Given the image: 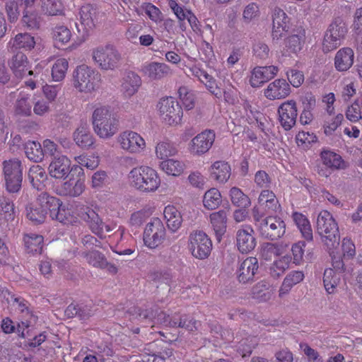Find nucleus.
<instances>
[{
  "label": "nucleus",
  "instance_id": "nucleus-36",
  "mask_svg": "<svg viewBox=\"0 0 362 362\" xmlns=\"http://www.w3.org/2000/svg\"><path fill=\"white\" fill-rule=\"evenodd\" d=\"M28 179L34 188L41 190L45 186L44 182L47 180V174L40 165H33L29 170Z\"/></svg>",
  "mask_w": 362,
  "mask_h": 362
},
{
  "label": "nucleus",
  "instance_id": "nucleus-33",
  "mask_svg": "<svg viewBox=\"0 0 362 362\" xmlns=\"http://www.w3.org/2000/svg\"><path fill=\"white\" fill-rule=\"evenodd\" d=\"M304 279V274L300 271H293L288 274L284 279L281 286L279 288V296L283 297L288 294L292 287L302 281Z\"/></svg>",
  "mask_w": 362,
  "mask_h": 362
},
{
  "label": "nucleus",
  "instance_id": "nucleus-56",
  "mask_svg": "<svg viewBox=\"0 0 362 362\" xmlns=\"http://www.w3.org/2000/svg\"><path fill=\"white\" fill-rule=\"evenodd\" d=\"M13 202L6 197H0V215L4 214L6 219H10L13 217Z\"/></svg>",
  "mask_w": 362,
  "mask_h": 362
},
{
  "label": "nucleus",
  "instance_id": "nucleus-18",
  "mask_svg": "<svg viewBox=\"0 0 362 362\" xmlns=\"http://www.w3.org/2000/svg\"><path fill=\"white\" fill-rule=\"evenodd\" d=\"M254 233V230L250 226L237 230L236 247L240 253L248 254L254 250L257 245Z\"/></svg>",
  "mask_w": 362,
  "mask_h": 362
},
{
  "label": "nucleus",
  "instance_id": "nucleus-7",
  "mask_svg": "<svg viewBox=\"0 0 362 362\" xmlns=\"http://www.w3.org/2000/svg\"><path fill=\"white\" fill-rule=\"evenodd\" d=\"M93 58L98 66L105 71L118 68L122 59L120 53L112 45L97 47L93 52Z\"/></svg>",
  "mask_w": 362,
  "mask_h": 362
},
{
  "label": "nucleus",
  "instance_id": "nucleus-37",
  "mask_svg": "<svg viewBox=\"0 0 362 362\" xmlns=\"http://www.w3.org/2000/svg\"><path fill=\"white\" fill-rule=\"evenodd\" d=\"M25 153L27 158L35 163L42 160L44 151L42 145L37 141H28L24 146Z\"/></svg>",
  "mask_w": 362,
  "mask_h": 362
},
{
  "label": "nucleus",
  "instance_id": "nucleus-4",
  "mask_svg": "<svg viewBox=\"0 0 362 362\" xmlns=\"http://www.w3.org/2000/svg\"><path fill=\"white\" fill-rule=\"evenodd\" d=\"M36 200L46 215L49 214L52 220L63 223L69 221V213L59 198L44 192L38 194Z\"/></svg>",
  "mask_w": 362,
  "mask_h": 362
},
{
  "label": "nucleus",
  "instance_id": "nucleus-8",
  "mask_svg": "<svg viewBox=\"0 0 362 362\" xmlns=\"http://www.w3.org/2000/svg\"><path fill=\"white\" fill-rule=\"evenodd\" d=\"M256 229L262 238L276 240L284 235L286 224L279 217L269 216L257 223Z\"/></svg>",
  "mask_w": 362,
  "mask_h": 362
},
{
  "label": "nucleus",
  "instance_id": "nucleus-29",
  "mask_svg": "<svg viewBox=\"0 0 362 362\" xmlns=\"http://www.w3.org/2000/svg\"><path fill=\"white\" fill-rule=\"evenodd\" d=\"M73 137L76 144L83 148H88L94 144L93 135L86 123L81 124L74 132Z\"/></svg>",
  "mask_w": 362,
  "mask_h": 362
},
{
  "label": "nucleus",
  "instance_id": "nucleus-46",
  "mask_svg": "<svg viewBox=\"0 0 362 362\" xmlns=\"http://www.w3.org/2000/svg\"><path fill=\"white\" fill-rule=\"evenodd\" d=\"M148 351H154L158 355H160L163 358H169L173 355V350L170 347V344L164 341H156L151 343L146 348Z\"/></svg>",
  "mask_w": 362,
  "mask_h": 362
},
{
  "label": "nucleus",
  "instance_id": "nucleus-49",
  "mask_svg": "<svg viewBox=\"0 0 362 362\" xmlns=\"http://www.w3.org/2000/svg\"><path fill=\"white\" fill-rule=\"evenodd\" d=\"M82 256L86 258L88 264L95 267L101 269L107 265V259L105 255L99 251L83 252H82Z\"/></svg>",
  "mask_w": 362,
  "mask_h": 362
},
{
  "label": "nucleus",
  "instance_id": "nucleus-16",
  "mask_svg": "<svg viewBox=\"0 0 362 362\" xmlns=\"http://www.w3.org/2000/svg\"><path fill=\"white\" fill-rule=\"evenodd\" d=\"M76 210L77 216L88 225L93 233L98 235L103 233L104 222L92 208L81 204L78 205Z\"/></svg>",
  "mask_w": 362,
  "mask_h": 362
},
{
  "label": "nucleus",
  "instance_id": "nucleus-3",
  "mask_svg": "<svg viewBox=\"0 0 362 362\" xmlns=\"http://www.w3.org/2000/svg\"><path fill=\"white\" fill-rule=\"evenodd\" d=\"M132 185L144 192L156 191L160 180L155 170L148 166L133 168L129 175Z\"/></svg>",
  "mask_w": 362,
  "mask_h": 362
},
{
  "label": "nucleus",
  "instance_id": "nucleus-40",
  "mask_svg": "<svg viewBox=\"0 0 362 362\" xmlns=\"http://www.w3.org/2000/svg\"><path fill=\"white\" fill-rule=\"evenodd\" d=\"M26 251L32 254H40L42 250L43 237L40 235L30 234L24 237Z\"/></svg>",
  "mask_w": 362,
  "mask_h": 362
},
{
  "label": "nucleus",
  "instance_id": "nucleus-12",
  "mask_svg": "<svg viewBox=\"0 0 362 362\" xmlns=\"http://www.w3.org/2000/svg\"><path fill=\"white\" fill-rule=\"evenodd\" d=\"M189 248L194 257L204 259L211 253L212 242L203 231H195L189 236Z\"/></svg>",
  "mask_w": 362,
  "mask_h": 362
},
{
  "label": "nucleus",
  "instance_id": "nucleus-47",
  "mask_svg": "<svg viewBox=\"0 0 362 362\" xmlns=\"http://www.w3.org/2000/svg\"><path fill=\"white\" fill-rule=\"evenodd\" d=\"M252 296L254 299L260 301H267L271 297L269 291V284L265 281H261L255 284L252 288Z\"/></svg>",
  "mask_w": 362,
  "mask_h": 362
},
{
  "label": "nucleus",
  "instance_id": "nucleus-58",
  "mask_svg": "<svg viewBox=\"0 0 362 362\" xmlns=\"http://www.w3.org/2000/svg\"><path fill=\"white\" fill-rule=\"evenodd\" d=\"M305 245V242L298 241L292 245L291 251L293 254V263L296 264H300L302 262Z\"/></svg>",
  "mask_w": 362,
  "mask_h": 362
},
{
  "label": "nucleus",
  "instance_id": "nucleus-21",
  "mask_svg": "<svg viewBox=\"0 0 362 362\" xmlns=\"http://www.w3.org/2000/svg\"><path fill=\"white\" fill-rule=\"evenodd\" d=\"M122 148L130 153H139L145 147L144 139L134 132H124L119 138Z\"/></svg>",
  "mask_w": 362,
  "mask_h": 362
},
{
  "label": "nucleus",
  "instance_id": "nucleus-44",
  "mask_svg": "<svg viewBox=\"0 0 362 362\" xmlns=\"http://www.w3.org/2000/svg\"><path fill=\"white\" fill-rule=\"evenodd\" d=\"M52 37L56 46L59 47L69 42L71 37V30L64 25L56 26L52 30Z\"/></svg>",
  "mask_w": 362,
  "mask_h": 362
},
{
  "label": "nucleus",
  "instance_id": "nucleus-63",
  "mask_svg": "<svg viewBox=\"0 0 362 362\" xmlns=\"http://www.w3.org/2000/svg\"><path fill=\"white\" fill-rule=\"evenodd\" d=\"M6 11L10 22H16L19 16L18 6L15 1H10L6 4Z\"/></svg>",
  "mask_w": 362,
  "mask_h": 362
},
{
  "label": "nucleus",
  "instance_id": "nucleus-15",
  "mask_svg": "<svg viewBox=\"0 0 362 362\" xmlns=\"http://www.w3.org/2000/svg\"><path fill=\"white\" fill-rule=\"evenodd\" d=\"M215 133L212 130H205L194 137L189 150L195 156H202L209 151L215 141Z\"/></svg>",
  "mask_w": 362,
  "mask_h": 362
},
{
  "label": "nucleus",
  "instance_id": "nucleus-39",
  "mask_svg": "<svg viewBox=\"0 0 362 362\" xmlns=\"http://www.w3.org/2000/svg\"><path fill=\"white\" fill-rule=\"evenodd\" d=\"M129 313L134 318L146 320L148 322H155L158 310L156 307L146 309H143L139 307H133L130 308Z\"/></svg>",
  "mask_w": 362,
  "mask_h": 362
},
{
  "label": "nucleus",
  "instance_id": "nucleus-10",
  "mask_svg": "<svg viewBox=\"0 0 362 362\" xmlns=\"http://www.w3.org/2000/svg\"><path fill=\"white\" fill-rule=\"evenodd\" d=\"M97 76L88 66H78L73 74L74 87L81 92L90 93L95 89Z\"/></svg>",
  "mask_w": 362,
  "mask_h": 362
},
{
  "label": "nucleus",
  "instance_id": "nucleus-50",
  "mask_svg": "<svg viewBox=\"0 0 362 362\" xmlns=\"http://www.w3.org/2000/svg\"><path fill=\"white\" fill-rule=\"evenodd\" d=\"M69 63L65 59L56 61L52 69V76L54 81H60L64 78Z\"/></svg>",
  "mask_w": 362,
  "mask_h": 362
},
{
  "label": "nucleus",
  "instance_id": "nucleus-64",
  "mask_svg": "<svg viewBox=\"0 0 362 362\" xmlns=\"http://www.w3.org/2000/svg\"><path fill=\"white\" fill-rule=\"evenodd\" d=\"M199 322L194 318L186 315H182L181 322H180L179 327L184 328L189 332L197 330V325Z\"/></svg>",
  "mask_w": 362,
  "mask_h": 362
},
{
  "label": "nucleus",
  "instance_id": "nucleus-32",
  "mask_svg": "<svg viewBox=\"0 0 362 362\" xmlns=\"http://www.w3.org/2000/svg\"><path fill=\"white\" fill-rule=\"evenodd\" d=\"M163 214L168 228L173 232L177 231L182 222L180 212L175 206L168 205L165 207Z\"/></svg>",
  "mask_w": 362,
  "mask_h": 362
},
{
  "label": "nucleus",
  "instance_id": "nucleus-51",
  "mask_svg": "<svg viewBox=\"0 0 362 362\" xmlns=\"http://www.w3.org/2000/svg\"><path fill=\"white\" fill-rule=\"evenodd\" d=\"M177 148L168 141H163L158 144L156 148L157 157L160 159H165L177 153Z\"/></svg>",
  "mask_w": 362,
  "mask_h": 362
},
{
  "label": "nucleus",
  "instance_id": "nucleus-19",
  "mask_svg": "<svg viewBox=\"0 0 362 362\" xmlns=\"http://www.w3.org/2000/svg\"><path fill=\"white\" fill-rule=\"evenodd\" d=\"M279 121L286 131L290 130L296 122L297 107L294 100H288L282 103L279 109Z\"/></svg>",
  "mask_w": 362,
  "mask_h": 362
},
{
  "label": "nucleus",
  "instance_id": "nucleus-2",
  "mask_svg": "<svg viewBox=\"0 0 362 362\" xmlns=\"http://www.w3.org/2000/svg\"><path fill=\"white\" fill-rule=\"evenodd\" d=\"M92 123L95 132L100 138H110L118 130L119 122L109 106L97 107L93 112Z\"/></svg>",
  "mask_w": 362,
  "mask_h": 362
},
{
  "label": "nucleus",
  "instance_id": "nucleus-41",
  "mask_svg": "<svg viewBox=\"0 0 362 362\" xmlns=\"http://www.w3.org/2000/svg\"><path fill=\"white\" fill-rule=\"evenodd\" d=\"M320 156L326 167L334 169L344 168V162L339 154L330 151H323Z\"/></svg>",
  "mask_w": 362,
  "mask_h": 362
},
{
  "label": "nucleus",
  "instance_id": "nucleus-57",
  "mask_svg": "<svg viewBox=\"0 0 362 362\" xmlns=\"http://www.w3.org/2000/svg\"><path fill=\"white\" fill-rule=\"evenodd\" d=\"M344 119L342 114H338L335 117L327 120L324 124V132L326 135H331L337 127L341 124Z\"/></svg>",
  "mask_w": 362,
  "mask_h": 362
},
{
  "label": "nucleus",
  "instance_id": "nucleus-26",
  "mask_svg": "<svg viewBox=\"0 0 362 362\" xmlns=\"http://www.w3.org/2000/svg\"><path fill=\"white\" fill-rule=\"evenodd\" d=\"M141 84L140 76L134 71H126L122 80L121 88L127 97L134 95Z\"/></svg>",
  "mask_w": 362,
  "mask_h": 362
},
{
  "label": "nucleus",
  "instance_id": "nucleus-23",
  "mask_svg": "<svg viewBox=\"0 0 362 362\" xmlns=\"http://www.w3.org/2000/svg\"><path fill=\"white\" fill-rule=\"evenodd\" d=\"M278 67L275 66H257L252 71L250 79V85L254 87H259L263 83L273 78L278 72Z\"/></svg>",
  "mask_w": 362,
  "mask_h": 362
},
{
  "label": "nucleus",
  "instance_id": "nucleus-25",
  "mask_svg": "<svg viewBox=\"0 0 362 362\" xmlns=\"http://www.w3.org/2000/svg\"><path fill=\"white\" fill-rule=\"evenodd\" d=\"M80 21L86 31L92 30L98 23V11L97 8L90 4L82 6L79 11Z\"/></svg>",
  "mask_w": 362,
  "mask_h": 362
},
{
  "label": "nucleus",
  "instance_id": "nucleus-62",
  "mask_svg": "<svg viewBox=\"0 0 362 362\" xmlns=\"http://www.w3.org/2000/svg\"><path fill=\"white\" fill-rule=\"evenodd\" d=\"M146 13L150 19L155 22H160L163 21V14L158 8L155 6L151 3L146 4L144 6Z\"/></svg>",
  "mask_w": 362,
  "mask_h": 362
},
{
  "label": "nucleus",
  "instance_id": "nucleus-30",
  "mask_svg": "<svg viewBox=\"0 0 362 362\" xmlns=\"http://www.w3.org/2000/svg\"><path fill=\"white\" fill-rule=\"evenodd\" d=\"M144 71L148 78L158 80L170 74L169 66L164 63L151 62L144 68Z\"/></svg>",
  "mask_w": 362,
  "mask_h": 362
},
{
  "label": "nucleus",
  "instance_id": "nucleus-9",
  "mask_svg": "<svg viewBox=\"0 0 362 362\" xmlns=\"http://www.w3.org/2000/svg\"><path fill=\"white\" fill-rule=\"evenodd\" d=\"M49 173L56 179H66L69 175H83L81 166L74 165L71 168V160L65 156H54L49 165Z\"/></svg>",
  "mask_w": 362,
  "mask_h": 362
},
{
  "label": "nucleus",
  "instance_id": "nucleus-22",
  "mask_svg": "<svg viewBox=\"0 0 362 362\" xmlns=\"http://www.w3.org/2000/svg\"><path fill=\"white\" fill-rule=\"evenodd\" d=\"M305 31L301 26H295L291 33L284 39L286 52L297 53L300 52L305 42Z\"/></svg>",
  "mask_w": 362,
  "mask_h": 362
},
{
  "label": "nucleus",
  "instance_id": "nucleus-20",
  "mask_svg": "<svg viewBox=\"0 0 362 362\" xmlns=\"http://www.w3.org/2000/svg\"><path fill=\"white\" fill-rule=\"evenodd\" d=\"M10 66L17 78H22L27 75H33L35 78H38L40 75V72L37 69L35 71L29 70L27 72L29 62L26 55L21 52H18L13 56L10 62Z\"/></svg>",
  "mask_w": 362,
  "mask_h": 362
},
{
  "label": "nucleus",
  "instance_id": "nucleus-48",
  "mask_svg": "<svg viewBox=\"0 0 362 362\" xmlns=\"http://www.w3.org/2000/svg\"><path fill=\"white\" fill-rule=\"evenodd\" d=\"M162 170L168 175L177 176L180 175L184 170V164L176 160L167 159L160 163Z\"/></svg>",
  "mask_w": 362,
  "mask_h": 362
},
{
  "label": "nucleus",
  "instance_id": "nucleus-53",
  "mask_svg": "<svg viewBox=\"0 0 362 362\" xmlns=\"http://www.w3.org/2000/svg\"><path fill=\"white\" fill-rule=\"evenodd\" d=\"M288 268V262L285 259L275 261L269 268V274L274 279L280 277Z\"/></svg>",
  "mask_w": 362,
  "mask_h": 362
},
{
  "label": "nucleus",
  "instance_id": "nucleus-42",
  "mask_svg": "<svg viewBox=\"0 0 362 362\" xmlns=\"http://www.w3.org/2000/svg\"><path fill=\"white\" fill-rule=\"evenodd\" d=\"M41 11L47 16L61 15L63 6L60 0H40Z\"/></svg>",
  "mask_w": 362,
  "mask_h": 362
},
{
  "label": "nucleus",
  "instance_id": "nucleus-24",
  "mask_svg": "<svg viewBox=\"0 0 362 362\" xmlns=\"http://www.w3.org/2000/svg\"><path fill=\"white\" fill-rule=\"evenodd\" d=\"M291 93L289 84L285 79H276L269 83L264 90V95L269 100L281 99L287 97Z\"/></svg>",
  "mask_w": 362,
  "mask_h": 362
},
{
  "label": "nucleus",
  "instance_id": "nucleus-34",
  "mask_svg": "<svg viewBox=\"0 0 362 362\" xmlns=\"http://www.w3.org/2000/svg\"><path fill=\"white\" fill-rule=\"evenodd\" d=\"M26 217L34 224H41L45 221L47 215L39 203L35 201V203L28 204L25 208Z\"/></svg>",
  "mask_w": 362,
  "mask_h": 362
},
{
  "label": "nucleus",
  "instance_id": "nucleus-11",
  "mask_svg": "<svg viewBox=\"0 0 362 362\" xmlns=\"http://www.w3.org/2000/svg\"><path fill=\"white\" fill-rule=\"evenodd\" d=\"M165 236V228L158 218H153L146 226L144 232V243L146 246L153 249L160 245Z\"/></svg>",
  "mask_w": 362,
  "mask_h": 362
},
{
  "label": "nucleus",
  "instance_id": "nucleus-6",
  "mask_svg": "<svg viewBox=\"0 0 362 362\" xmlns=\"http://www.w3.org/2000/svg\"><path fill=\"white\" fill-rule=\"evenodd\" d=\"M3 172L6 190L10 193L18 192L21 189L23 182L21 162L18 159L4 161Z\"/></svg>",
  "mask_w": 362,
  "mask_h": 362
},
{
  "label": "nucleus",
  "instance_id": "nucleus-35",
  "mask_svg": "<svg viewBox=\"0 0 362 362\" xmlns=\"http://www.w3.org/2000/svg\"><path fill=\"white\" fill-rule=\"evenodd\" d=\"M78 178L76 180L74 177H71L68 182L64 183V189L66 194L71 197L79 196L84 190V173L83 175H76Z\"/></svg>",
  "mask_w": 362,
  "mask_h": 362
},
{
  "label": "nucleus",
  "instance_id": "nucleus-52",
  "mask_svg": "<svg viewBox=\"0 0 362 362\" xmlns=\"http://www.w3.org/2000/svg\"><path fill=\"white\" fill-rule=\"evenodd\" d=\"M35 42L34 37L28 33L18 34L14 39L13 46L16 48H23L25 49H31L34 47Z\"/></svg>",
  "mask_w": 362,
  "mask_h": 362
},
{
  "label": "nucleus",
  "instance_id": "nucleus-55",
  "mask_svg": "<svg viewBox=\"0 0 362 362\" xmlns=\"http://www.w3.org/2000/svg\"><path fill=\"white\" fill-rule=\"evenodd\" d=\"M296 139L298 146L308 148L311 144L315 143L317 139L313 133L300 132L296 135Z\"/></svg>",
  "mask_w": 362,
  "mask_h": 362
},
{
  "label": "nucleus",
  "instance_id": "nucleus-31",
  "mask_svg": "<svg viewBox=\"0 0 362 362\" xmlns=\"http://www.w3.org/2000/svg\"><path fill=\"white\" fill-rule=\"evenodd\" d=\"M211 174L212 178L219 182L224 183L230 177L231 168L230 165L225 161H216L211 165Z\"/></svg>",
  "mask_w": 362,
  "mask_h": 362
},
{
  "label": "nucleus",
  "instance_id": "nucleus-14",
  "mask_svg": "<svg viewBox=\"0 0 362 362\" xmlns=\"http://www.w3.org/2000/svg\"><path fill=\"white\" fill-rule=\"evenodd\" d=\"M293 28L286 13L281 8H275L273 14L272 42L278 44L282 38L285 39L291 33Z\"/></svg>",
  "mask_w": 362,
  "mask_h": 362
},
{
  "label": "nucleus",
  "instance_id": "nucleus-45",
  "mask_svg": "<svg viewBox=\"0 0 362 362\" xmlns=\"http://www.w3.org/2000/svg\"><path fill=\"white\" fill-rule=\"evenodd\" d=\"M230 197L233 205L240 208H247L250 206V198L240 189L233 187L230 190Z\"/></svg>",
  "mask_w": 362,
  "mask_h": 362
},
{
  "label": "nucleus",
  "instance_id": "nucleus-54",
  "mask_svg": "<svg viewBox=\"0 0 362 362\" xmlns=\"http://www.w3.org/2000/svg\"><path fill=\"white\" fill-rule=\"evenodd\" d=\"M335 272L334 269H326L323 275V283L325 290L329 293H332L337 286V279L334 277Z\"/></svg>",
  "mask_w": 362,
  "mask_h": 362
},
{
  "label": "nucleus",
  "instance_id": "nucleus-27",
  "mask_svg": "<svg viewBox=\"0 0 362 362\" xmlns=\"http://www.w3.org/2000/svg\"><path fill=\"white\" fill-rule=\"evenodd\" d=\"M354 53L352 49L344 47L340 49L334 57V66L337 71H345L354 64Z\"/></svg>",
  "mask_w": 362,
  "mask_h": 362
},
{
  "label": "nucleus",
  "instance_id": "nucleus-38",
  "mask_svg": "<svg viewBox=\"0 0 362 362\" xmlns=\"http://www.w3.org/2000/svg\"><path fill=\"white\" fill-rule=\"evenodd\" d=\"M21 21L23 25L28 29L37 30L40 27L42 18L35 10L23 9Z\"/></svg>",
  "mask_w": 362,
  "mask_h": 362
},
{
  "label": "nucleus",
  "instance_id": "nucleus-13",
  "mask_svg": "<svg viewBox=\"0 0 362 362\" xmlns=\"http://www.w3.org/2000/svg\"><path fill=\"white\" fill-rule=\"evenodd\" d=\"M158 110L164 121L169 125L177 124L182 117V110L173 97L163 98L158 103Z\"/></svg>",
  "mask_w": 362,
  "mask_h": 362
},
{
  "label": "nucleus",
  "instance_id": "nucleus-59",
  "mask_svg": "<svg viewBox=\"0 0 362 362\" xmlns=\"http://www.w3.org/2000/svg\"><path fill=\"white\" fill-rule=\"evenodd\" d=\"M287 78L290 83L296 88L299 87L304 81V76L300 71L290 69L286 72Z\"/></svg>",
  "mask_w": 362,
  "mask_h": 362
},
{
  "label": "nucleus",
  "instance_id": "nucleus-5",
  "mask_svg": "<svg viewBox=\"0 0 362 362\" xmlns=\"http://www.w3.org/2000/svg\"><path fill=\"white\" fill-rule=\"evenodd\" d=\"M348 28L340 18H335L326 30L322 41V51L328 53L339 47L347 33Z\"/></svg>",
  "mask_w": 362,
  "mask_h": 362
},
{
  "label": "nucleus",
  "instance_id": "nucleus-1",
  "mask_svg": "<svg viewBox=\"0 0 362 362\" xmlns=\"http://www.w3.org/2000/svg\"><path fill=\"white\" fill-rule=\"evenodd\" d=\"M317 233L329 253L339 245L340 235L338 225L329 211H322L318 214Z\"/></svg>",
  "mask_w": 362,
  "mask_h": 362
},
{
  "label": "nucleus",
  "instance_id": "nucleus-61",
  "mask_svg": "<svg viewBox=\"0 0 362 362\" xmlns=\"http://www.w3.org/2000/svg\"><path fill=\"white\" fill-rule=\"evenodd\" d=\"M31 108L32 105L28 101L27 98H21L16 101V112L19 115H30Z\"/></svg>",
  "mask_w": 362,
  "mask_h": 362
},
{
  "label": "nucleus",
  "instance_id": "nucleus-17",
  "mask_svg": "<svg viewBox=\"0 0 362 362\" xmlns=\"http://www.w3.org/2000/svg\"><path fill=\"white\" fill-rule=\"evenodd\" d=\"M258 273V259L255 257H250L240 264L237 272V278L240 283L251 284L255 281Z\"/></svg>",
  "mask_w": 362,
  "mask_h": 362
},
{
  "label": "nucleus",
  "instance_id": "nucleus-43",
  "mask_svg": "<svg viewBox=\"0 0 362 362\" xmlns=\"http://www.w3.org/2000/svg\"><path fill=\"white\" fill-rule=\"evenodd\" d=\"M203 203L205 208L214 210L218 207L221 203V195L216 188H211L205 192Z\"/></svg>",
  "mask_w": 362,
  "mask_h": 362
},
{
  "label": "nucleus",
  "instance_id": "nucleus-60",
  "mask_svg": "<svg viewBox=\"0 0 362 362\" xmlns=\"http://www.w3.org/2000/svg\"><path fill=\"white\" fill-rule=\"evenodd\" d=\"M254 55L261 59H266L269 56V48L267 44L258 42L253 46Z\"/></svg>",
  "mask_w": 362,
  "mask_h": 362
},
{
  "label": "nucleus",
  "instance_id": "nucleus-28",
  "mask_svg": "<svg viewBox=\"0 0 362 362\" xmlns=\"http://www.w3.org/2000/svg\"><path fill=\"white\" fill-rule=\"evenodd\" d=\"M227 214L228 211L219 210L210 215L211 223L218 242L221 241L222 236L226 231Z\"/></svg>",
  "mask_w": 362,
  "mask_h": 362
}]
</instances>
